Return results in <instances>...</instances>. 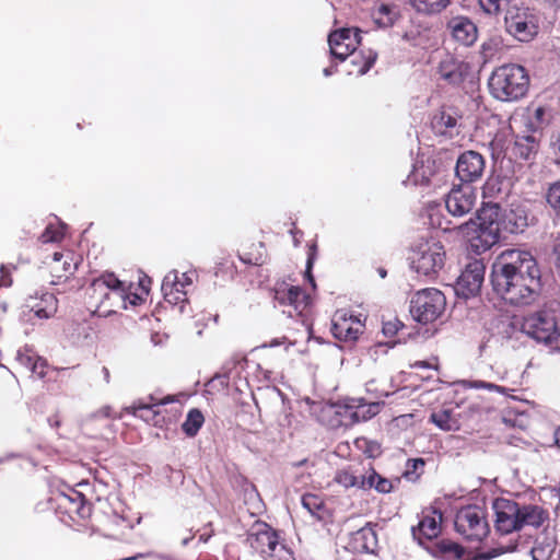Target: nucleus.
<instances>
[{"instance_id": "nucleus-47", "label": "nucleus", "mask_w": 560, "mask_h": 560, "mask_svg": "<svg viewBox=\"0 0 560 560\" xmlns=\"http://www.w3.org/2000/svg\"><path fill=\"white\" fill-rule=\"evenodd\" d=\"M144 296L140 291L133 292L131 283L129 285L126 284V296H124V306L120 310H126L128 304L132 306L141 304L144 301Z\"/></svg>"}, {"instance_id": "nucleus-2", "label": "nucleus", "mask_w": 560, "mask_h": 560, "mask_svg": "<svg viewBox=\"0 0 560 560\" xmlns=\"http://www.w3.org/2000/svg\"><path fill=\"white\" fill-rule=\"evenodd\" d=\"M275 300L289 310L284 311L290 317H296V324L301 328L293 329L291 335H285L280 339H273L270 342L271 347L289 343L295 346L299 342L296 334L302 339L308 340L312 335V324L310 323L311 314V296L300 287L290 285L285 282L277 283L275 287Z\"/></svg>"}, {"instance_id": "nucleus-62", "label": "nucleus", "mask_w": 560, "mask_h": 560, "mask_svg": "<svg viewBox=\"0 0 560 560\" xmlns=\"http://www.w3.org/2000/svg\"><path fill=\"white\" fill-rule=\"evenodd\" d=\"M10 284H11V280H9V281H4L3 280L2 282H0V287H7V285H10Z\"/></svg>"}, {"instance_id": "nucleus-36", "label": "nucleus", "mask_w": 560, "mask_h": 560, "mask_svg": "<svg viewBox=\"0 0 560 560\" xmlns=\"http://www.w3.org/2000/svg\"><path fill=\"white\" fill-rule=\"evenodd\" d=\"M365 490L374 488L380 493H389L393 489V483L389 479L378 475L373 468L369 476H365Z\"/></svg>"}, {"instance_id": "nucleus-10", "label": "nucleus", "mask_w": 560, "mask_h": 560, "mask_svg": "<svg viewBox=\"0 0 560 560\" xmlns=\"http://www.w3.org/2000/svg\"><path fill=\"white\" fill-rule=\"evenodd\" d=\"M446 300L444 294L435 288L418 291L411 299L410 313L421 324L436 320L444 312Z\"/></svg>"}, {"instance_id": "nucleus-43", "label": "nucleus", "mask_w": 560, "mask_h": 560, "mask_svg": "<svg viewBox=\"0 0 560 560\" xmlns=\"http://www.w3.org/2000/svg\"><path fill=\"white\" fill-rule=\"evenodd\" d=\"M548 206L560 215V179L551 183L546 192Z\"/></svg>"}, {"instance_id": "nucleus-42", "label": "nucleus", "mask_w": 560, "mask_h": 560, "mask_svg": "<svg viewBox=\"0 0 560 560\" xmlns=\"http://www.w3.org/2000/svg\"><path fill=\"white\" fill-rule=\"evenodd\" d=\"M170 405L171 407H167L168 405H166L159 408L161 418L164 420V428H168L171 424L176 423L183 411L182 405H174V402Z\"/></svg>"}, {"instance_id": "nucleus-7", "label": "nucleus", "mask_w": 560, "mask_h": 560, "mask_svg": "<svg viewBox=\"0 0 560 560\" xmlns=\"http://www.w3.org/2000/svg\"><path fill=\"white\" fill-rule=\"evenodd\" d=\"M50 501L60 520L68 525H86L92 516L91 502L77 489L57 491Z\"/></svg>"}, {"instance_id": "nucleus-19", "label": "nucleus", "mask_w": 560, "mask_h": 560, "mask_svg": "<svg viewBox=\"0 0 560 560\" xmlns=\"http://www.w3.org/2000/svg\"><path fill=\"white\" fill-rule=\"evenodd\" d=\"M495 513L494 528L501 535L518 532V503L500 498L493 502Z\"/></svg>"}, {"instance_id": "nucleus-5", "label": "nucleus", "mask_w": 560, "mask_h": 560, "mask_svg": "<svg viewBox=\"0 0 560 560\" xmlns=\"http://www.w3.org/2000/svg\"><path fill=\"white\" fill-rule=\"evenodd\" d=\"M86 293L94 312L107 316L124 306L126 283L113 272H105L92 281Z\"/></svg>"}, {"instance_id": "nucleus-59", "label": "nucleus", "mask_w": 560, "mask_h": 560, "mask_svg": "<svg viewBox=\"0 0 560 560\" xmlns=\"http://www.w3.org/2000/svg\"><path fill=\"white\" fill-rule=\"evenodd\" d=\"M291 234L293 235L294 245L298 246L300 242H299V236H296V234H302V232L301 231L291 230Z\"/></svg>"}, {"instance_id": "nucleus-61", "label": "nucleus", "mask_w": 560, "mask_h": 560, "mask_svg": "<svg viewBox=\"0 0 560 560\" xmlns=\"http://www.w3.org/2000/svg\"><path fill=\"white\" fill-rule=\"evenodd\" d=\"M416 365L423 366V368H428L429 366V364L427 362H424V361L417 362Z\"/></svg>"}, {"instance_id": "nucleus-33", "label": "nucleus", "mask_w": 560, "mask_h": 560, "mask_svg": "<svg viewBox=\"0 0 560 560\" xmlns=\"http://www.w3.org/2000/svg\"><path fill=\"white\" fill-rule=\"evenodd\" d=\"M436 171L435 160L428 158L415 165L411 177L416 184L428 185Z\"/></svg>"}, {"instance_id": "nucleus-54", "label": "nucleus", "mask_w": 560, "mask_h": 560, "mask_svg": "<svg viewBox=\"0 0 560 560\" xmlns=\"http://www.w3.org/2000/svg\"><path fill=\"white\" fill-rule=\"evenodd\" d=\"M150 284H151V279L147 276H143V277L139 278L138 290L140 292H142V294L148 295L149 291H150Z\"/></svg>"}, {"instance_id": "nucleus-39", "label": "nucleus", "mask_w": 560, "mask_h": 560, "mask_svg": "<svg viewBox=\"0 0 560 560\" xmlns=\"http://www.w3.org/2000/svg\"><path fill=\"white\" fill-rule=\"evenodd\" d=\"M503 49V39L501 36H491L481 45V55L485 60L492 59Z\"/></svg>"}, {"instance_id": "nucleus-40", "label": "nucleus", "mask_w": 560, "mask_h": 560, "mask_svg": "<svg viewBox=\"0 0 560 560\" xmlns=\"http://www.w3.org/2000/svg\"><path fill=\"white\" fill-rule=\"evenodd\" d=\"M351 63L358 67V74H365L374 65L376 60V54L369 51L368 56L355 54L350 55Z\"/></svg>"}, {"instance_id": "nucleus-64", "label": "nucleus", "mask_w": 560, "mask_h": 560, "mask_svg": "<svg viewBox=\"0 0 560 560\" xmlns=\"http://www.w3.org/2000/svg\"><path fill=\"white\" fill-rule=\"evenodd\" d=\"M497 143H498V139L495 138V139L491 142V145H492V147H494V145H497Z\"/></svg>"}, {"instance_id": "nucleus-45", "label": "nucleus", "mask_w": 560, "mask_h": 560, "mask_svg": "<svg viewBox=\"0 0 560 560\" xmlns=\"http://www.w3.org/2000/svg\"><path fill=\"white\" fill-rule=\"evenodd\" d=\"M262 249H264V245H262V243H259L255 253L244 249L240 254V259L243 262L248 264V265L260 266L265 261Z\"/></svg>"}, {"instance_id": "nucleus-4", "label": "nucleus", "mask_w": 560, "mask_h": 560, "mask_svg": "<svg viewBox=\"0 0 560 560\" xmlns=\"http://www.w3.org/2000/svg\"><path fill=\"white\" fill-rule=\"evenodd\" d=\"M488 86L490 94L499 101H518L527 94L529 75L523 66L505 63L492 71Z\"/></svg>"}, {"instance_id": "nucleus-24", "label": "nucleus", "mask_w": 560, "mask_h": 560, "mask_svg": "<svg viewBox=\"0 0 560 560\" xmlns=\"http://www.w3.org/2000/svg\"><path fill=\"white\" fill-rule=\"evenodd\" d=\"M539 149V142L533 133L516 135L508 148L511 159L528 161Z\"/></svg>"}, {"instance_id": "nucleus-34", "label": "nucleus", "mask_w": 560, "mask_h": 560, "mask_svg": "<svg viewBox=\"0 0 560 560\" xmlns=\"http://www.w3.org/2000/svg\"><path fill=\"white\" fill-rule=\"evenodd\" d=\"M430 422L443 431H454L459 428V422L452 409H441L430 415Z\"/></svg>"}, {"instance_id": "nucleus-9", "label": "nucleus", "mask_w": 560, "mask_h": 560, "mask_svg": "<svg viewBox=\"0 0 560 560\" xmlns=\"http://www.w3.org/2000/svg\"><path fill=\"white\" fill-rule=\"evenodd\" d=\"M479 223L468 221L460 225L459 229L464 231L468 237V250L476 255H481L489 250L500 240V228L497 220L490 219L486 221L482 215H479Z\"/></svg>"}, {"instance_id": "nucleus-63", "label": "nucleus", "mask_w": 560, "mask_h": 560, "mask_svg": "<svg viewBox=\"0 0 560 560\" xmlns=\"http://www.w3.org/2000/svg\"><path fill=\"white\" fill-rule=\"evenodd\" d=\"M54 427L58 428L60 425V422L59 420H55L54 423H52Z\"/></svg>"}, {"instance_id": "nucleus-46", "label": "nucleus", "mask_w": 560, "mask_h": 560, "mask_svg": "<svg viewBox=\"0 0 560 560\" xmlns=\"http://www.w3.org/2000/svg\"><path fill=\"white\" fill-rule=\"evenodd\" d=\"M162 291L164 299L171 304H179L187 301V294L180 291H175L172 289V287H170L168 282L162 283Z\"/></svg>"}, {"instance_id": "nucleus-16", "label": "nucleus", "mask_w": 560, "mask_h": 560, "mask_svg": "<svg viewBox=\"0 0 560 560\" xmlns=\"http://www.w3.org/2000/svg\"><path fill=\"white\" fill-rule=\"evenodd\" d=\"M364 323L346 311H337L331 319L332 336L342 342H354L363 334Z\"/></svg>"}, {"instance_id": "nucleus-21", "label": "nucleus", "mask_w": 560, "mask_h": 560, "mask_svg": "<svg viewBox=\"0 0 560 560\" xmlns=\"http://www.w3.org/2000/svg\"><path fill=\"white\" fill-rule=\"evenodd\" d=\"M483 171L485 159L479 152L469 150L458 156L455 172L463 183L470 184L480 179Z\"/></svg>"}, {"instance_id": "nucleus-30", "label": "nucleus", "mask_w": 560, "mask_h": 560, "mask_svg": "<svg viewBox=\"0 0 560 560\" xmlns=\"http://www.w3.org/2000/svg\"><path fill=\"white\" fill-rule=\"evenodd\" d=\"M302 505L317 521H325L329 516L324 499L314 493H305L302 495Z\"/></svg>"}, {"instance_id": "nucleus-52", "label": "nucleus", "mask_w": 560, "mask_h": 560, "mask_svg": "<svg viewBox=\"0 0 560 560\" xmlns=\"http://www.w3.org/2000/svg\"><path fill=\"white\" fill-rule=\"evenodd\" d=\"M470 387L472 388H487L489 390L501 392L502 387L492 383H487L483 381H474L470 382Z\"/></svg>"}, {"instance_id": "nucleus-6", "label": "nucleus", "mask_w": 560, "mask_h": 560, "mask_svg": "<svg viewBox=\"0 0 560 560\" xmlns=\"http://www.w3.org/2000/svg\"><path fill=\"white\" fill-rule=\"evenodd\" d=\"M247 540L265 560H295L291 548L280 541L278 532L264 521L252 525Z\"/></svg>"}, {"instance_id": "nucleus-1", "label": "nucleus", "mask_w": 560, "mask_h": 560, "mask_svg": "<svg viewBox=\"0 0 560 560\" xmlns=\"http://www.w3.org/2000/svg\"><path fill=\"white\" fill-rule=\"evenodd\" d=\"M490 280L493 291L511 305H530L540 295V270L527 250H503L492 264Z\"/></svg>"}, {"instance_id": "nucleus-51", "label": "nucleus", "mask_w": 560, "mask_h": 560, "mask_svg": "<svg viewBox=\"0 0 560 560\" xmlns=\"http://www.w3.org/2000/svg\"><path fill=\"white\" fill-rule=\"evenodd\" d=\"M46 369L47 364L40 358H37L32 366L33 373L37 374L39 377H45Z\"/></svg>"}, {"instance_id": "nucleus-3", "label": "nucleus", "mask_w": 560, "mask_h": 560, "mask_svg": "<svg viewBox=\"0 0 560 560\" xmlns=\"http://www.w3.org/2000/svg\"><path fill=\"white\" fill-rule=\"evenodd\" d=\"M521 329L537 342L560 351V303L551 302L528 314Z\"/></svg>"}, {"instance_id": "nucleus-26", "label": "nucleus", "mask_w": 560, "mask_h": 560, "mask_svg": "<svg viewBox=\"0 0 560 560\" xmlns=\"http://www.w3.org/2000/svg\"><path fill=\"white\" fill-rule=\"evenodd\" d=\"M448 28L451 30L452 36L465 46L472 45L478 36L477 26L465 16L453 18L448 22Z\"/></svg>"}, {"instance_id": "nucleus-28", "label": "nucleus", "mask_w": 560, "mask_h": 560, "mask_svg": "<svg viewBox=\"0 0 560 560\" xmlns=\"http://www.w3.org/2000/svg\"><path fill=\"white\" fill-rule=\"evenodd\" d=\"M334 481L345 489L357 488L365 490V475L352 467H346L336 471Z\"/></svg>"}, {"instance_id": "nucleus-13", "label": "nucleus", "mask_w": 560, "mask_h": 560, "mask_svg": "<svg viewBox=\"0 0 560 560\" xmlns=\"http://www.w3.org/2000/svg\"><path fill=\"white\" fill-rule=\"evenodd\" d=\"M175 402V397L166 395L162 398L155 395H149L145 399L135 401L126 410L129 415L142 419L148 424L163 429L164 420L161 418L159 408Z\"/></svg>"}, {"instance_id": "nucleus-22", "label": "nucleus", "mask_w": 560, "mask_h": 560, "mask_svg": "<svg viewBox=\"0 0 560 560\" xmlns=\"http://www.w3.org/2000/svg\"><path fill=\"white\" fill-rule=\"evenodd\" d=\"M376 547V533L369 525L350 533L345 545V549L355 556L374 553Z\"/></svg>"}, {"instance_id": "nucleus-18", "label": "nucleus", "mask_w": 560, "mask_h": 560, "mask_svg": "<svg viewBox=\"0 0 560 560\" xmlns=\"http://www.w3.org/2000/svg\"><path fill=\"white\" fill-rule=\"evenodd\" d=\"M477 194L470 185L454 186L445 197V207L453 217H464L476 206Z\"/></svg>"}, {"instance_id": "nucleus-38", "label": "nucleus", "mask_w": 560, "mask_h": 560, "mask_svg": "<svg viewBox=\"0 0 560 560\" xmlns=\"http://www.w3.org/2000/svg\"><path fill=\"white\" fill-rule=\"evenodd\" d=\"M373 19L381 27L392 26L396 20V13L387 4H381L373 13Z\"/></svg>"}, {"instance_id": "nucleus-57", "label": "nucleus", "mask_w": 560, "mask_h": 560, "mask_svg": "<svg viewBox=\"0 0 560 560\" xmlns=\"http://www.w3.org/2000/svg\"><path fill=\"white\" fill-rule=\"evenodd\" d=\"M521 222H514V226L510 229L511 233H517L518 231H522L523 228L526 225V218L520 219Z\"/></svg>"}, {"instance_id": "nucleus-11", "label": "nucleus", "mask_w": 560, "mask_h": 560, "mask_svg": "<svg viewBox=\"0 0 560 560\" xmlns=\"http://www.w3.org/2000/svg\"><path fill=\"white\" fill-rule=\"evenodd\" d=\"M455 529L470 541H481L490 532L486 513L477 505H468L457 512Z\"/></svg>"}, {"instance_id": "nucleus-44", "label": "nucleus", "mask_w": 560, "mask_h": 560, "mask_svg": "<svg viewBox=\"0 0 560 560\" xmlns=\"http://www.w3.org/2000/svg\"><path fill=\"white\" fill-rule=\"evenodd\" d=\"M65 236V231L62 226L48 224L44 232L39 236V241L44 244L46 243H58Z\"/></svg>"}, {"instance_id": "nucleus-31", "label": "nucleus", "mask_w": 560, "mask_h": 560, "mask_svg": "<svg viewBox=\"0 0 560 560\" xmlns=\"http://www.w3.org/2000/svg\"><path fill=\"white\" fill-rule=\"evenodd\" d=\"M411 8L422 15H435L443 12L450 4L451 0H408Z\"/></svg>"}, {"instance_id": "nucleus-23", "label": "nucleus", "mask_w": 560, "mask_h": 560, "mask_svg": "<svg viewBox=\"0 0 560 560\" xmlns=\"http://www.w3.org/2000/svg\"><path fill=\"white\" fill-rule=\"evenodd\" d=\"M427 549L433 557L443 560H478L477 557L471 558L462 545L451 539H441Z\"/></svg>"}, {"instance_id": "nucleus-29", "label": "nucleus", "mask_w": 560, "mask_h": 560, "mask_svg": "<svg viewBox=\"0 0 560 560\" xmlns=\"http://www.w3.org/2000/svg\"><path fill=\"white\" fill-rule=\"evenodd\" d=\"M439 74L441 79L453 85L460 84L464 81L463 65L452 58L440 62Z\"/></svg>"}, {"instance_id": "nucleus-17", "label": "nucleus", "mask_w": 560, "mask_h": 560, "mask_svg": "<svg viewBox=\"0 0 560 560\" xmlns=\"http://www.w3.org/2000/svg\"><path fill=\"white\" fill-rule=\"evenodd\" d=\"M443 514L439 510H424L421 513L417 526H412L411 533L419 545L428 547L429 542L436 539L442 532Z\"/></svg>"}, {"instance_id": "nucleus-32", "label": "nucleus", "mask_w": 560, "mask_h": 560, "mask_svg": "<svg viewBox=\"0 0 560 560\" xmlns=\"http://www.w3.org/2000/svg\"><path fill=\"white\" fill-rule=\"evenodd\" d=\"M431 125L435 133L452 136V130L457 125V117L446 110H440L433 116Z\"/></svg>"}, {"instance_id": "nucleus-58", "label": "nucleus", "mask_w": 560, "mask_h": 560, "mask_svg": "<svg viewBox=\"0 0 560 560\" xmlns=\"http://www.w3.org/2000/svg\"><path fill=\"white\" fill-rule=\"evenodd\" d=\"M538 552H542V548L534 547L532 549V553H533V559L534 560H547L548 559L547 557L539 558L538 555H537Z\"/></svg>"}, {"instance_id": "nucleus-55", "label": "nucleus", "mask_w": 560, "mask_h": 560, "mask_svg": "<svg viewBox=\"0 0 560 560\" xmlns=\"http://www.w3.org/2000/svg\"><path fill=\"white\" fill-rule=\"evenodd\" d=\"M550 147L553 153L560 156V130L551 136Z\"/></svg>"}, {"instance_id": "nucleus-50", "label": "nucleus", "mask_w": 560, "mask_h": 560, "mask_svg": "<svg viewBox=\"0 0 560 560\" xmlns=\"http://www.w3.org/2000/svg\"><path fill=\"white\" fill-rule=\"evenodd\" d=\"M405 327L404 323L397 317L388 319L383 323V334L387 337H394L397 332Z\"/></svg>"}, {"instance_id": "nucleus-53", "label": "nucleus", "mask_w": 560, "mask_h": 560, "mask_svg": "<svg viewBox=\"0 0 560 560\" xmlns=\"http://www.w3.org/2000/svg\"><path fill=\"white\" fill-rule=\"evenodd\" d=\"M316 249H317V246L315 244L310 246V252H308V257H307V271H306V275H307V277H308V279L311 280L312 283H314V279H313V276L311 275V268H312V265H313V261H314V258H315Z\"/></svg>"}, {"instance_id": "nucleus-20", "label": "nucleus", "mask_w": 560, "mask_h": 560, "mask_svg": "<svg viewBox=\"0 0 560 560\" xmlns=\"http://www.w3.org/2000/svg\"><path fill=\"white\" fill-rule=\"evenodd\" d=\"M328 43L331 55L343 61L357 50L361 36L355 28H341L329 35Z\"/></svg>"}, {"instance_id": "nucleus-49", "label": "nucleus", "mask_w": 560, "mask_h": 560, "mask_svg": "<svg viewBox=\"0 0 560 560\" xmlns=\"http://www.w3.org/2000/svg\"><path fill=\"white\" fill-rule=\"evenodd\" d=\"M380 405L378 404H371L368 406L365 410V406H360L352 415V417L359 421V420H368L375 416L378 412Z\"/></svg>"}, {"instance_id": "nucleus-35", "label": "nucleus", "mask_w": 560, "mask_h": 560, "mask_svg": "<svg viewBox=\"0 0 560 560\" xmlns=\"http://www.w3.org/2000/svg\"><path fill=\"white\" fill-rule=\"evenodd\" d=\"M203 423L205 417L202 412L199 409L194 408L188 411L186 419L182 424V430L187 436L194 438L197 435Z\"/></svg>"}, {"instance_id": "nucleus-48", "label": "nucleus", "mask_w": 560, "mask_h": 560, "mask_svg": "<svg viewBox=\"0 0 560 560\" xmlns=\"http://www.w3.org/2000/svg\"><path fill=\"white\" fill-rule=\"evenodd\" d=\"M480 8L487 14H498L501 12L503 5L508 4L510 0H478Z\"/></svg>"}, {"instance_id": "nucleus-60", "label": "nucleus", "mask_w": 560, "mask_h": 560, "mask_svg": "<svg viewBox=\"0 0 560 560\" xmlns=\"http://www.w3.org/2000/svg\"><path fill=\"white\" fill-rule=\"evenodd\" d=\"M103 373H104L106 382H109V371H108V369L104 366L103 368Z\"/></svg>"}, {"instance_id": "nucleus-8", "label": "nucleus", "mask_w": 560, "mask_h": 560, "mask_svg": "<svg viewBox=\"0 0 560 560\" xmlns=\"http://www.w3.org/2000/svg\"><path fill=\"white\" fill-rule=\"evenodd\" d=\"M412 269L429 278H434L443 269L446 259L444 245L434 238L418 242L409 256Z\"/></svg>"}, {"instance_id": "nucleus-37", "label": "nucleus", "mask_w": 560, "mask_h": 560, "mask_svg": "<svg viewBox=\"0 0 560 560\" xmlns=\"http://www.w3.org/2000/svg\"><path fill=\"white\" fill-rule=\"evenodd\" d=\"M163 282H168L170 287L175 291L187 294V288L192 284V278L186 272L178 275L177 271H172L164 278Z\"/></svg>"}, {"instance_id": "nucleus-56", "label": "nucleus", "mask_w": 560, "mask_h": 560, "mask_svg": "<svg viewBox=\"0 0 560 560\" xmlns=\"http://www.w3.org/2000/svg\"><path fill=\"white\" fill-rule=\"evenodd\" d=\"M553 254L556 256V267L560 275V236L557 237L553 246Z\"/></svg>"}, {"instance_id": "nucleus-27", "label": "nucleus", "mask_w": 560, "mask_h": 560, "mask_svg": "<svg viewBox=\"0 0 560 560\" xmlns=\"http://www.w3.org/2000/svg\"><path fill=\"white\" fill-rule=\"evenodd\" d=\"M30 313L39 319H48L55 316L58 310V300L52 293H45L34 299L28 305Z\"/></svg>"}, {"instance_id": "nucleus-25", "label": "nucleus", "mask_w": 560, "mask_h": 560, "mask_svg": "<svg viewBox=\"0 0 560 560\" xmlns=\"http://www.w3.org/2000/svg\"><path fill=\"white\" fill-rule=\"evenodd\" d=\"M549 521V512L540 505L518 503V532L524 527L540 528Z\"/></svg>"}, {"instance_id": "nucleus-12", "label": "nucleus", "mask_w": 560, "mask_h": 560, "mask_svg": "<svg viewBox=\"0 0 560 560\" xmlns=\"http://www.w3.org/2000/svg\"><path fill=\"white\" fill-rule=\"evenodd\" d=\"M505 28L517 40L528 43L538 34V18L528 9H517L505 16Z\"/></svg>"}, {"instance_id": "nucleus-14", "label": "nucleus", "mask_w": 560, "mask_h": 560, "mask_svg": "<svg viewBox=\"0 0 560 560\" xmlns=\"http://www.w3.org/2000/svg\"><path fill=\"white\" fill-rule=\"evenodd\" d=\"M485 271L486 266L482 259L469 261L455 283L456 295L465 300L476 296L485 281Z\"/></svg>"}, {"instance_id": "nucleus-15", "label": "nucleus", "mask_w": 560, "mask_h": 560, "mask_svg": "<svg viewBox=\"0 0 560 560\" xmlns=\"http://www.w3.org/2000/svg\"><path fill=\"white\" fill-rule=\"evenodd\" d=\"M82 258L70 249L54 253L50 260L45 261L51 277L50 282L58 284L69 279L78 269Z\"/></svg>"}, {"instance_id": "nucleus-41", "label": "nucleus", "mask_w": 560, "mask_h": 560, "mask_svg": "<svg viewBox=\"0 0 560 560\" xmlns=\"http://www.w3.org/2000/svg\"><path fill=\"white\" fill-rule=\"evenodd\" d=\"M425 462L423 458H410L406 463L404 477L410 481H416L424 471Z\"/></svg>"}]
</instances>
